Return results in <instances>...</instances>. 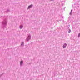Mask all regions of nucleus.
<instances>
[{
    "instance_id": "f257e3e1",
    "label": "nucleus",
    "mask_w": 80,
    "mask_h": 80,
    "mask_svg": "<svg viewBox=\"0 0 80 80\" xmlns=\"http://www.w3.org/2000/svg\"><path fill=\"white\" fill-rule=\"evenodd\" d=\"M66 46H67V44H64L63 45V47L64 48H65V47H66Z\"/></svg>"
},
{
    "instance_id": "f03ea898",
    "label": "nucleus",
    "mask_w": 80,
    "mask_h": 80,
    "mask_svg": "<svg viewBox=\"0 0 80 80\" xmlns=\"http://www.w3.org/2000/svg\"><path fill=\"white\" fill-rule=\"evenodd\" d=\"M32 5H31L28 7V9L32 8Z\"/></svg>"
},
{
    "instance_id": "7ed1b4c3",
    "label": "nucleus",
    "mask_w": 80,
    "mask_h": 80,
    "mask_svg": "<svg viewBox=\"0 0 80 80\" xmlns=\"http://www.w3.org/2000/svg\"><path fill=\"white\" fill-rule=\"evenodd\" d=\"M20 63L21 64H22V63H23V61H22L20 62Z\"/></svg>"
},
{
    "instance_id": "20e7f679",
    "label": "nucleus",
    "mask_w": 80,
    "mask_h": 80,
    "mask_svg": "<svg viewBox=\"0 0 80 80\" xmlns=\"http://www.w3.org/2000/svg\"><path fill=\"white\" fill-rule=\"evenodd\" d=\"M22 27H23V26H20V28H22Z\"/></svg>"
},
{
    "instance_id": "39448f33",
    "label": "nucleus",
    "mask_w": 80,
    "mask_h": 80,
    "mask_svg": "<svg viewBox=\"0 0 80 80\" xmlns=\"http://www.w3.org/2000/svg\"><path fill=\"white\" fill-rule=\"evenodd\" d=\"M78 37H80V33H79L78 34Z\"/></svg>"
},
{
    "instance_id": "423d86ee",
    "label": "nucleus",
    "mask_w": 80,
    "mask_h": 80,
    "mask_svg": "<svg viewBox=\"0 0 80 80\" xmlns=\"http://www.w3.org/2000/svg\"><path fill=\"white\" fill-rule=\"evenodd\" d=\"M23 45V42H22V43L21 44V45Z\"/></svg>"
},
{
    "instance_id": "0eeeda50",
    "label": "nucleus",
    "mask_w": 80,
    "mask_h": 80,
    "mask_svg": "<svg viewBox=\"0 0 80 80\" xmlns=\"http://www.w3.org/2000/svg\"><path fill=\"white\" fill-rule=\"evenodd\" d=\"M27 41H28V39H27Z\"/></svg>"
},
{
    "instance_id": "6e6552de",
    "label": "nucleus",
    "mask_w": 80,
    "mask_h": 80,
    "mask_svg": "<svg viewBox=\"0 0 80 80\" xmlns=\"http://www.w3.org/2000/svg\"><path fill=\"white\" fill-rule=\"evenodd\" d=\"M70 15H71V14H72V13H70Z\"/></svg>"
},
{
    "instance_id": "1a4fd4ad",
    "label": "nucleus",
    "mask_w": 80,
    "mask_h": 80,
    "mask_svg": "<svg viewBox=\"0 0 80 80\" xmlns=\"http://www.w3.org/2000/svg\"><path fill=\"white\" fill-rule=\"evenodd\" d=\"M69 33H70V32H69Z\"/></svg>"
},
{
    "instance_id": "9d476101",
    "label": "nucleus",
    "mask_w": 80,
    "mask_h": 80,
    "mask_svg": "<svg viewBox=\"0 0 80 80\" xmlns=\"http://www.w3.org/2000/svg\"><path fill=\"white\" fill-rule=\"evenodd\" d=\"M52 1V0H51Z\"/></svg>"
}]
</instances>
